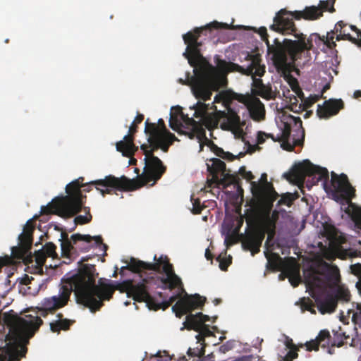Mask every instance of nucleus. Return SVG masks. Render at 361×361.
Returning <instances> with one entry per match:
<instances>
[{"mask_svg": "<svg viewBox=\"0 0 361 361\" xmlns=\"http://www.w3.org/2000/svg\"><path fill=\"white\" fill-rule=\"evenodd\" d=\"M76 273L64 279L58 295L44 298L39 308L40 316L46 317L49 313H54L56 310L66 306L72 292H74L78 304L88 307L91 312L99 311L104 305V301L109 300L115 290L125 292L128 297H132L137 302H145L149 309L158 310H166L171 306L180 295H174L168 300L158 302L149 293V284L153 277L144 279L142 282L134 283L131 280L118 283L116 286L107 283L100 279L96 284L98 274L94 264L79 263Z\"/></svg>", "mask_w": 361, "mask_h": 361, "instance_id": "nucleus-1", "label": "nucleus"}, {"mask_svg": "<svg viewBox=\"0 0 361 361\" xmlns=\"http://www.w3.org/2000/svg\"><path fill=\"white\" fill-rule=\"evenodd\" d=\"M322 16V11L315 6H307L303 11H288L286 8L281 9L276 13L270 30L282 35H293L295 39H284L281 42L276 38L271 44L265 27H261L258 33L266 43L267 53L278 73L286 75L290 73V68L294 63L305 64L310 59V51L313 47L312 39H307L306 35L300 32L293 20L302 18L314 20Z\"/></svg>", "mask_w": 361, "mask_h": 361, "instance_id": "nucleus-2", "label": "nucleus"}, {"mask_svg": "<svg viewBox=\"0 0 361 361\" xmlns=\"http://www.w3.org/2000/svg\"><path fill=\"white\" fill-rule=\"evenodd\" d=\"M227 23L213 21L204 26L195 27L183 35V39L187 44L186 50L183 56L188 61L190 66L193 67L194 75L184 80L179 79V82L189 85L193 95L204 102L209 100L212 92L218 91L221 86V78L217 73V69L212 65L201 53L200 47L203 45L202 36L209 37L214 30L228 29Z\"/></svg>", "mask_w": 361, "mask_h": 361, "instance_id": "nucleus-3", "label": "nucleus"}, {"mask_svg": "<svg viewBox=\"0 0 361 361\" xmlns=\"http://www.w3.org/2000/svg\"><path fill=\"white\" fill-rule=\"evenodd\" d=\"M83 177H80L68 183L66 187L67 195L58 197L52 200L46 206L41 207V214H56L63 218H70L78 214L85 203L86 195H83L81 188L85 187L83 191L90 192L91 185H94L103 197L106 195L116 193V190L132 191L137 190L149 183H145L142 175L136 179H129L125 176L117 178L109 175L102 179H98L83 184Z\"/></svg>", "mask_w": 361, "mask_h": 361, "instance_id": "nucleus-4", "label": "nucleus"}, {"mask_svg": "<svg viewBox=\"0 0 361 361\" xmlns=\"http://www.w3.org/2000/svg\"><path fill=\"white\" fill-rule=\"evenodd\" d=\"M207 109L208 105L201 101H198L195 105L194 116L200 118V121L189 118L178 109L176 116L171 115L169 126L179 134L187 135L190 139L196 137L199 140L207 138L205 128L212 130L218 127L219 123L224 130L239 128L240 118L232 111H228V113L219 111L216 114H208Z\"/></svg>", "mask_w": 361, "mask_h": 361, "instance_id": "nucleus-5", "label": "nucleus"}, {"mask_svg": "<svg viewBox=\"0 0 361 361\" xmlns=\"http://www.w3.org/2000/svg\"><path fill=\"white\" fill-rule=\"evenodd\" d=\"M145 133L148 135L147 144L140 146L141 150L145 154L144 171L142 173V179L145 183H151L154 185L164 175L166 171V166L161 160L154 155V152L161 149L167 152L169 147L177 140L174 134L171 133L166 127L162 118L158 120L157 124L145 121Z\"/></svg>", "mask_w": 361, "mask_h": 361, "instance_id": "nucleus-6", "label": "nucleus"}, {"mask_svg": "<svg viewBox=\"0 0 361 361\" xmlns=\"http://www.w3.org/2000/svg\"><path fill=\"white\" fill-rule=\"evenodd\" d=\"M10 326L6 336L7 343L0 347V361H19L27 352V339L34 336L43 324L40 317L26 315L25 318L17 315L6 318Z\"/></svg>", "mask_w": 361, "mask_h": 361, "instance_id": "nucleus-7", "label": "nucleus"}, {"mask_svg": "<svg viewBox=\"0 0 361 361\" xmlns=\"http://www.w3.org/2000/svg\"><path fill=\"white\" fill-rule=\"evenodd\" d=\"M307 286L310 289L311 296L315 299L319 311L322 314L332 313L337 307L336 298L333 295H326L323 300L319 295L328 288H334L341 281L338 268L324 261H322L312 273L306 278Z\"/></svg>", "mask_w": 361, "mask_h": 361, "instance_id": "nucleus-8", "label": "nucleus"}, {"mask_svg": "<svg viewBox=\"0 0 361 361\" xmlns=\"http://www.w3.org/2000/svg\"><path fill=\"white\" fill-rule=\"evenodd\" d=\"M155 262H145L134 257H130V260H126L124 262L126 266L120 269V274L124 275V271L128 269L133 273L142 274L147 271H154L158 273L165 274V276H158L157 280L162 283L163 289L173 290L177 287L183 289V283L180 278L176 275L173 270V265L169 262L167 256H161L158 259L154 255Z\"/></svg>", "mask_w": 361, "mask_h": 361, "instance_id": "nucleus-9", "label": "nucleus"}, {"mask_svg": "<svg viewBox=\"0 0 361 361\" xmlns=\"http://www.w3.org/2000/svg\"><path fill=\"white\" fill-rule=\"evenodd\" d=\"M281 118V133L274 135L259 131L257 133V144H263L268 138L274 142H281V147L288 151H292L295 146L303 145L305 130L300 117H295L282 111Z\"/></svg>", "mask_w": 361, "mask_h": 361, "instance_id": "nucleus-10", "label": "nucleus"}, {"mask_svg": "<svg viewBox=\"0 0 361 361\" xmlns=\"http://www.w3.org/2000/svg\"><path fill=\"white\" fill-rule=\"evenodd\" d=\"M284 177L290 182L298 185H302L305 181L307 187L310 189L319 181L326 182L329 180V171L325 168L314 165L309 160H305L295 164Z\"/></svg>", "mask_w": 361, "mask_h": 361, "instance_id": "nucleus-11", "label": "nucleus"}, {"mask_svg": "<svg viewBox=\"0 0 361 361\" xmlns=\"http://www.w3.org/2000/svg\"><path fill=\"white\" fill-rule=\"evenodd\" d=\"M331 185L336 192L341 193L346 201L347 207L344 212L355 223V226L361 230V207L352 202L351 200L355 196V190L351 185L348 176L342 173L340 176L331 172Z\"/></svg>", "mask_w": 361, "mask_h": 361, "instance_id": "nucleus-12", "label": "nucleus"}, {"mask_svg": "<svg viewBox=\"0 0 361 361\" xmlns=\"http://www.w3.org/2000/svg\"><path fill=\"white\" fill-rule=\"evenodd\" d=\"M268 234L265 245L267 246L276 233V224L271 220L269 216L262 214L260 219V227H255L247 231L242 240L244 250L251 252L252 255L259 252L260 247L264 239L265 234Z\"/></svg>", "mask_w": 361, "mask_h": 361, "instance_id": "nucleus-13", "label": "nucleus"}, {"mask_svg": "<svg viewBox=\"0 0 361 361\" xmlns=\"http://www.w3.org/2000/svg\"><path fill=\"white\" fill-rule=\"evenodd\" d=\"M247 59L249 64L246 66H242L233 62H227L221 59L218 55L214 57L217 68L222 72H239L245 75H256L262 77L265 73V66L261 64L262 59L257 54H247Z\"/></svg>", "mask_w": 361, "mask_h": 361, "instance_id": "nucleus-14", "label": "nucleus"}, {"mask_svg": "<svg viewBox=\"0 0 361 361\" xmlns=\"http://www.w3.org/2000/svg\"><path fill=\"white\" fill-rule=\"evenodd\" d=\"M345 23L343 20L338 21L334 27V29L327 32L326 36L320 37L317 34H312L307 39H312L313 37L319 38L323 43L330 49H334L336 47L334 39V33L343 32V40H348L357 47H361V30L356 26L350 25L349 28L351 31L355 32L356 36H353L350 32L345 31Z\"/></svg>", "mask_w": 361, "mask_h": 361, "instance_id": "nucleus-15", "label": "nucleus"}, {"mask_svg": "<svg viewBox=\"0 0 361 361\" xmlns=\"http://www.w3.org/2000/svg\"><path fill=\"white\" fill-rule=\"evenodd\" d=\"M144 120V115L137 114L129 127L128 134L125 135L123 140L116 144V150L121 152L124 157H131L138 150V147L134 144V135L137 131V126Z\"/></svg>", "mask_w": 361, "mask_h": 361, "instance_id": "nucleus-16", "label": "nucleus"}, {"mask_svg": "<svg viewBox=\"0 0 361 361\" xmlns=\"http://www.w3.org/2000/svg\"><path fill=\"white\" fill-rule=\"evenodd\" d=\"M339 336H341V341H332L330 333L328 330H321L314 339H312L310 341H307L305 345L307 347V351H317L319 350V346L322 348H329L331 345L332 347H341L345 343H348V339L350 338L348 335H346L345 332H340Z\"/></svg>", "mask_w": 361, "mask_h": 361, "instance_id": "nucleus-17", "label": "nucleus"}, {"mask_svg": "<svg viewBox=\"0 0 361 361\" xmlns=\"http://www.w3.org/2000/svg\"><path fill=\"white\" fill-rule=\"evenodd\" d=\"M207 299L199 294L189 295L187 293L180 298L172 307L176 316L180 318L184 314L191 312L195 309H202Z\"/></svg>", "mask_w": 361, "mask_h": 361, "instance_id": "nucleus-18", "label": "nucleus"}, {"mask_svg": "<svg viewBox=\"0 0 361 361\" xmlns=\"http://www.w3.org/2000/svg\"><path fill=\"white\" fill-rule=\"evenodd\" d=\"M92 240L94 241L96 246L102 245L105 249L107 248V245L103 243L102 238L100 235L92 237L90 235L76 233L71 235V240L66 239L61 242L62 256L71 258L75 250L73 245H76L79 241L90 243Z\"/></svg>", "mask_w": 361, "mask_h": 361, "instance_id": "nucleus-19", "label": "nucleus"}, {"mask_svg": "<svg viewBox=\"0 0 361 361\" xmlns=\"http://www.w3.org/2000/svg\"><path fill=\"white\" fill-rule=\"evenodd\" d=\"M239 102L247 107L253 120L260 121L264 118V106L259 98L252 95H241Z\"/></svg>", "mask_w": 361, "mask_h": 361, "instance_id": "nucleus-20", "label": "nucleus"}, {"mask_svg": "<svg viewBox=\"0 0 361 361\" xmlns=\"http://www.w3.org/2000/svg\"><path fill=\"white\" fill-rule=\"evenodd\" d=\"M228 99L227 97V95L224 92H219L217 94L214 98V102L212 104L211 106L210 104L208 105V109L207 110V112L208 114H216L219 111H224L225 113H228V111H232L234 112L238 117H240L238 114L231 107L228 106ZM240 119V118H239ZM243 123H241L240 121V127L239 128L233 129L231 131L232 132H236V131H241L242 130V126H243Z\"/></svg>", "mask_w": 361, "mask_h": 361, "instance_id": "nucleus-21", "label": "nucleus"}, {"mask_svg": "<svg viewBox=\"0 0 361 361\" xmlns=\"http://www.w3.org/2000/svg\"><path fill=\"white\" fill-rule=\"evenodd\" d=\"M344 107V103L341 99H329L324 102L323 105L319 104L317 114L320 118H327L337 114Z\"/></svg>", "mask_w": 361, "mask_h": 361, "instance_id": "nucleus-22", "label": "nucleus"}, {"mask_svg": "<svg viewBox=\"0 0 361 361\" xmlns=\"http://www.w3.org/2000/svg\"><path fill=\"white\" fill-rule=\"evenodd\" d=\"M261 180L264 182L263 185H259L255 182H252V185L258 188L260 197L263 200H267L269 205L271 206L272 203L278 198L279 194L276 192L272 183L267 182V176L266 173L262 174Z\"/></svg>", "mask_w": 361, "mask_h": 361, "instance_id": "nucleus-23", "label": "nucleus"}, {"mask_svg": "<svg viewBox=\"0 0 361 361\" xmlns=\"http://www.w3.org/2000/svg\"><path fill=\"white\" fill-rule=\"evenodd\" d=\"M212 169L213 173H222L224 174V180L228 185H235L240 189V178L238 174H231L230 171L226 172V164L219 159L214 158L212 159Z\"/></svg>", "mask_w": 361, "mask_h": 361, "instance_id": "nucleus-24", "label": "nucleus"}, {"mask_svg": "<svg viewBox=\"0 0 361 361\" xmlns=\"http://www.w3.org/2000/svg\"><path fill=\"white\" fill-rule=\"evenodd\" d=\"M57 319L50 322V330L53 333L59 334L61 331H67L70 326L75 322L74 320L63 318L62 313L56 314Z\"/></svg>", "mask_w": 361, "mask_h": 361, "instance_id": "nucleus-25", "label": "nucleus"}, {"mask_svg": "<svg viewBox=\"0 0 361 361\" xmlns=\"http://www.w3.org/2000/svg\"><path fill=\"white\" fill-rule=\"evenodd\" d=\"M286 346L289 349L287 354L283 358L284 361H293V360L295 359L298 357V350L299 348L307 347L305 344L300 343L298 347H296L293 343V341L290 339L286 342Z\"/></svg>", "mask_w": 361, "mask_h": 361, "instance_id": "nucleus-26", "label": "nucleus"}, {"mask_svg": "<svg viewBox=\"0 0 361 361\" xmlns=\"http://www.w3.org/2000/svg\"><path fill=\"white\" fill-rule=\"evenodd\" d=\"M285 273L289 278L291 285L294 287L298 286L301 280L298 270L295 267H289L286 269Z\"/></svg>", "mask_w": 361, "mask_h": 361, "instance_id": "nucleus-27", "label": "nucleus"}, {"mask_svg": "<svg viewBox=\"0 0 361 361\" xmlns=\"http://www.w3.org/2000/svg\"><path fill=\"white\" fill-rule=\"evenodd\" d=\"M335 287L337 288L334 298H336V302H338V300L343 302H348L350 299V294L349 290L343 286H339V283Z\"/></svg>", "mask_w": 361, "mask_h": 361, "instance_id": "nucleus-28", "label": "nucleus"}, {"mask_svg": "<svg viewBox=\"0 0 361 361\" xmlns=\"http://www.w3.org/2000/svg\"><path fill=\"white\" fill-rule=\"evenodd\" d=\"M56 246L51 242L46 243L41 251H39V254L42 255L43 258L46 257H56L57 254L56 252Z\"/></svg>", "mask_w": 361, "mask_h": 361, "instance_id": "nucleus-29", "label": "nucleus"}, {"mask_svg": "<svg viewBox=\"0 0 361 361\" xmlns=\"http://www.w3.org/2000/svg\"><path fill=\"white\" fill-rule=\"evenodd\" d=\"M238 232L239 228H235L232 231H229L226 237L224 243L227 247L232 246L233 244L236 243L238 240Z\"/></svg>", "mask_w": 361, "mask_h": 361, "instance_id": "nucleus-30", "label": "nucleus"}, {"mask_svg": "<svg viewBox=\"0 0 361 361\" xmlns=\"http://www.w3.org/2000/svg\"><path fill=\"white\" fill-rule=\"evenodd\" d=\"M264 254L268 260L267 267L274 270L278 269L279 262L281 260L280 256L274 252H265Z\"/></svg>", "mask_w": 361, "mask_h": 361, "instance_id": "nucleus-31", "label": "nucleus"}, {"mask_svg": "<svg viewBox=\"0 0 361 361\" xmlns=\"http://www.w3.org/2000/svg\"><path fill=\"white\" fill-rule=\"evenodd\" d=\"M85 212V215H78L77 216L75 219L74 222L75 224H88L92 221V216L90 214V209L88 207H82V208Z\"/></svg>", "mask_w": 361, "mask_h": 361, "instance_id": "nucleus-32", "label": "nucleus"}, {"mask_svg": "<svg viewBox=\"0 0 361 361\" xmlns=\"http://www.w3.org/2000/svg\"><path fill=\"white\" fill-rule=\"evenodd\" d=\"M255 95H258L266 99L272 98V91L270 87L263 85L255 92H252Z\"/></svg>", "mask_w": 361, "mask_h": 361, "instance_id": "nucleus-33", "label": "nucleus"}, {"mask_svg": "<svg viewBox=\"0 0 361 361\" xmlns=\"http://www.w3.org/2000/svg\"><path fill=\"white\" fill-rule=\"evenodd\" d=\"M300 99L303 102L304 109H308L311 107L315 102H317L319 99V95H310L307 98H305L303 93L300 92V94H298Z\"/></svg>", "mask_w": 361, "mask_h": 361, "instance_id": "nucleus-34", "label": "nucleus"}, {"mask_svg": "<svg viewBox=\"0 0 361 361\" xmlns=\"http://www.w3.org/2000/svg\"><path fill=\"white\" fill-rule=\"evenodd\" d=\"M351 272L358 278L356 287L361 294V264L357 263L350 266Z\"/></svg>", "mask_w": 361, "mask_h": 361, "instance_id": "nucleus-35", "label": "nucleus"}, {"mask_svg": "<svg viewBox=\"0 0 361 361\" xmlns=\"http://www.w3.org/2000/svg\"><path fill=\"white\" fill-rule=\"evenodd\" d=\"M335 1L336 0L320 1L317 7L322 11V13L324 11L334 13L335 12V8L334 6Z\"/></svg>", "mask_w": 361, "mask_h": 361, "instance_id": "nucleus-36", "label": "nucleus"}, {"mask_svg": "<svg viewBox=\"0 0 361 361\" xmlns=\"http://www.w3.org/2000/svg\"><path fill=\"white\" fill-rule=\"evenodd\" d=\"M301 309L302 311H309L315 314L314 304L310 298H302L301 300Z\"/></svg>", "mask_w": 361, "mask_h": 361, "instance_id": "nucleus-37", "label": "nucleus"}, {"mask_svg": "<svg viewBox=\"0 0 361 361\" xmlns=\"http://www.w3.org/2000/svg\"><path fill=\"white\" fill-rule=\"evenodd\" d=\"M191 200L192 202V212L194 214H201L203 209L205 208V206L201 204L200 200L197 198L194 199L192 197H191Z\"/></svg>", "mask_w": 361, "mask_h": 361, "instance_id": "nucleus-38", "label": "nucleus"}, {"mask_svg": "<svg viewBox=\"0 0 361 361\" xmlns=\"http://www.w3.org/2000/svg\"><path fill=\"white\" fill-rule=\"evenodd\" d=\"M265 204H267V209L264 212V216H269V219L272 220L274 224H276V222L279 219V213L277 211H274L272 214H270V210L271 209L273 204L271 206L269 205V202L267 200H264Z\"/></svg>", "mask_w": 361, "mask_h": 361, "instance_id": "nucleus-39", "label": "nucleus"}, {"mask_svg": "<svg viewBox=\"0 0 361 361\" xmlns=\"http://www.w3.org/2000/svg\"><path fill=\"white\" fill-rule=\"evenodd\" d=\"M294 200H295V197L293 194L286 193L281 196V198L278 201L277 204L278 205L285 204L287 206H290Z\"/></svg>", "mask_w": 361, "mask_h": 361, "instance_id": "nucleus-40", "label": "nucleus"}, {"mask_svg": "<svg viewBox=\"0 0 361 361\" xmlns=\"http://www.w3.org/2000/svg\"><path fill=\"white\" fill-rule=\"evenodd\" d=\"M235 345V341L234 340H230V341L226 342L225 343H224L223 345H221L219 347L218 352L219 353L225 354L227 352L233 349Z\"/></svg>", "mask_w": 361, "mask_h": 361, "instance_id": "nucleus-41", "label": "nucleus"}, {"mask_svg": "<svg viewBox=\"0 0 361 361\" xmlns=\"http://www.w3.org/2000/svg\"><path fill=\"white\" fill-rule=\"evenodd\" d=\"M336 255L341 259H345L348 257H353V252L350 250H343L341 247H338L336 250Z\"/></svg>", "mask_w": 361, "mask_h": 361, "instance_id": "nucleus-42", "label": "nucleus"}, {"mask_svg": "<svg viewBox=\"0 0 361 361\" xmlns=\"http://www.w3.org/2000/svg\"><path fill=\"white\" fill-rule=\"evenodd\" d=\"M238 174L247 180L251 181L255 178L251 171H247L245 166H241L238 170Z\"/></svg>", "mask_w": 361, "mask_h": 361, "instance_id": "nucleus-43", "label": "nucleus"}, {"mask_svg": "<svg viewBox=\"0 0 361 361\" xmlns=\"http://www.w3.org/2000/svg\"><path fill=\"white\" fill-rule=\"evenodd\" d=\"M219 262V268L222 271H226L228 266L231 264V257H229L228 258L223 257L221 258V256L218 257L216 259Z\"/></svg>", "mask_w": 361, "mask_h": 361, "instance_id": "nucleus-44", "label": "nucleus"}, {"mask_svg": "<svg viewBox=\"0 0 361 361\" xmlns=\"http://www.w3.org/2000/svg\"><path fill=\"white\" fill-rule=\"evenodd\" d=\"M251 75L253 78L252 87V92H253L264 84L263 83L262 79L255 78V76H257L256 75Z\"/></svg>", "mask_w": 361, "mask_h": 361, "instance_id": "nucleus-45", "label": "nucleus"}, {"mask_svg": "<svg viewBox=\"0 0 361 361\" xmlns=\"http://www.w3.org/2000/svg\"><path fill=\"white\" fill-rule=\"evenodd\" d=\"M352 321L356 325L361 326V312H353L352 316Z\"/></svg>", "mask_w": 361, "mask_h": 361, "instance_id": "nucleus-46", "label": "nucleus"}, {"mask_svg": "<svg viewBox=\"0 0 361 361\" xmlns=\"http://www.w3.org/2000/svg\"><path fill=\"white\" fill-rule=\"evenodd\" d=\"M32 280H34V279L32 276L25 274L20 279V283L23 285H28Z\"/></svg>", "mask_w": 361, "mask_h": 361, "instance_id": "nucleus-47", "label": "nucleus"}, {"mask_svg": "<svg viewBox=\"0 0 361 361\" xmlns=\"http://www.w3.org/2000/svg\"><path fill=\"white\" fill-rule=\"evenodd\" d=\"M350 346L353 347H359L361 350V339L359 338V336L357 335L355 338H351V342L350 343Z\"/></svg>", "mask_w": 361, "mask_h": 361, "instance_id": "nucleus-48", "label": "nucleus"}, {"mask_svg": "<svg viewBox=\"0 0 361 361\" xmlns=\"http://www.w3.org/2000/svg\"><path fill=\"white\" fill-rule=\"evenodd\" d=\"M214 153L219 157L224 158V156L225 155L226 152L222 148L218 147L217 146L215 147L214 149Z\"/></svg>", "mask_w": 361, "mask_h": 361, "instance_id": "nucleus-49", "label": "nucleus"}, {"mask_svg": "<svg viewBox=\"0 0 361 361\" xmlns=\"http://www.w3.org/2000/svg\"><path fill=\"white\" fill-rule=\"evenodd\" d=\"M223 159L229 160V161H233L234 159H235V157L233 154H231L228 152H226L225 155L224 156Z\"/></svg>", "mask_w": 361, "mask_h": 361, "instance_id": "nucleus-50", "label": "nucleus"}, {"mask_svg": "<svg viewBox=\"0 0 361 361\" xmlns=\"http://www.w3.org/2000/svg\"><path fill=\"white\" fill-rule=\"evenodd\" d=\"M294 99L295 100V102L292 103L289 106H287L286 108H288V109H290L292 111L297 112L298 111L295 110V109L298 106L297 99L295 96H294Z\"/></svg>", "mask_w": 361, "mask_h": 361, "instance_id": "nucleus-51", "label": "nucleus"}, {"mask_svg": "<svg viewBox=\"0 0 361 361\" xmlns=\"http://www.w3.org/2000/svg\"><path fill=\"white\" fill-rule=\"evenodd\" d=\"M333 333H334V338H333V341H341V336H339V334L340 332L338 331H333ZM331 341H332V339H331Z\"/></svg>", "mask_w": 361, "mask_h": 361, "instance_id": "nucleus-52", "label": "nucleus"}, {"mask_svg": "<svg viewBox=\"0 0 361 361\" xmlns=\"http://www.w3.org/2000/svg\"><path fill=\"white\" fill-rule=\"evenodd\" d=\"M205 257L208 260H212V258H213V256H212V253L210 252V251H209V250L208 248L205 251Z\"/></svg>", "mask_w": 361, "mask_h": 361, "instance_id": "nucleus-53", "label": "nucleus"}, {"mask_svg": "<svg viewBox=\"0 0 361 361\" xmlns=\"http://www.w3.org/2000/svg\"><path fill=\"white\" fill-rule=\"evenodd\" d=\"M61 231V239H60L59 240L61 242L62 240H65L66 239H69L68 238V234L63 231Z\"/></svg>", "mask_w": 361, "mask_h": 361, "instance_id": "nucleus-54", "label": "nucleus"}, {"mask_svg": "<svg viewBox=\"0 0 361 361\" xmlns=\"http://www.w3.org/2000/svg\"><path fill=\"white\" fill-rule=\"evenodd\" d=\"M336 35V41L343 40V32L334 33V35Z\"/></svg>", "mask_w": 361, "mask_h": 361, "instance_id": "nucleus-55", "label": "nucleus"}, {"mask_svg": "<svg viewBox=\"0 0 361 361\" xmlns=\"http://www.w3.org/2000/svg\"><path fill=\"white\" fill-rule=\"evenodd\" d=\"M354 97L357 99L359 97H361V91L360 90H356L354 92Z\"/></svg>", "mask_w": 361, "mask_h": 361, "instance_id": "nucleus-56", "label": "nucleus"}, {"mask_svg": "<svg viewBox=\"0 0 361 361\" xmlns=\"http://www.w3.org/2000/svg\"><path fill=\"white\" fill-rule=\"evenodd\" d=\"M213 302L215 305H218L221 302V299L220 298H216L213 300Z\"/></svg>", "mask_w": 361, "mask_h": 361, "instance_id": "nucleus-57", "label": "nucleus"}, {"mask_svg": "<svg viewBox=\"0 0 361 361\" xmlns=\"http://www.w3.org/2000/svg\"><path fill=\"white\" fill-rule=\"evenodd\" d=\"M345 28L344 30L345 32H350V29L349 28V25H348L347 23H345Z\"/></svg>", "mask_w": 361, "mask_h": 361, "instance_id": "nucleus-58", "label": "nucleus"}, {"mask_svg": "<svg viewBox=\"0 0 361 361\" xmlns=\"http://www.w3.org/2000/svg\"><path fill=\"white\" fill-rule=\"evenodd\" d=\"M54 229L56 230V231H62V228L59 227L57 225H55Z\"/></svg>", "mask_w": 361, "mask_h": 361, "instance_id": "nucleus-59", "label": "nucleus"}, {"mask_svg": "<svg viewBox=\"0 0 361 361\" xmlns=\"http://www.w3.org/2000/svg\"><path fill=\"white\" fill-rule=\"evenodd\" d=\"M91 246L90 245H87L86 246L84 249H82L84 251H87L90 249Z\"/></svg>", "mask_w": 361, "mask_h": 361, "instance_id": "nucleus-60", "label": "nucleus"}, {"mask_svg": "<svg viewBox=\"0 0 361 361\" xmlns=\"http://www.w3.org/2000/svg\"><path fill=\"white\" fill-rule=\"evenodd\" d=\"M116 270L114 271V273L113 274V277H116L117 276V270H118V267H116Z\"/></svg>", "mask_w": 361, "mask_h": 361, "instance_id": "nucleus-61", "label": "nucleus"}, {"mask_svg": "<svg viewBox=\"0 0 361 361\" xmlns=\"http://www.w3.org/2000/svg\"><path fill=\"white\" fill-rule=\"evenodd\" d=\"M312 114V111H307L305 115V118H307L310 116V114Z\"/></svg>", "mask_w": 361, "mask_h": 361, "instance_id": "nucleus-62", "label": "nucleus"}, {"mask_svg": "<svg viewBox=\"0 0 361 361\" xmlns=\"http://www.w3.org/2000/svg\"><path fill=\"white\" fill-rule=\"evenodd\" d=\"M212 319V322L214 323V322H215L216 319H217V317L216 316L213 317Z\"/></svg>", "mask_w": 361, "mask_h": 361, "instance_id": "nucleus-63", "label": "nucleus"}, {"mask_svg": "<svg viewBox=\"0 0 361 361\" xmlns=\"http://www.w3.org/2000/svg\"><path fill=\"white\" fill-rule=\"evenodd\" d=\"M135 162H136V160H135V159H130V164H135Z\"/></svg>", "mask_w": 361, "mask_h": 361, "instance_id": "nucleus-64", "label": "nucleus"}]
</instances>
